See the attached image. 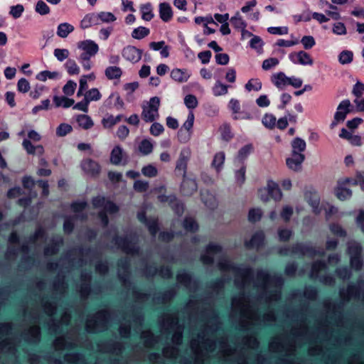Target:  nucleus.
<instances>
[{
    "mask_svg": "<svg viewBox=\"0 0 364 364\" xmlns=\"http://www.w3.org/2000/svg\"><path fill=\"white\" fill-rule=\"evenodd\" d=\"M111 320V312L107 309L97 311L89 316L85 323V331L88 333H97L107 331Z\"/></svg>",
    "mask_w": 364,
    "mask_h": 364,
    "instance_id": "obj_1",
    "label": "nucleus"
},
{
    "mask_svg": "<svg viewBox=\"0 0 364 364\" xmlns=\"http://www.w3.org/2000/svg\"><path fill=\"white\" fill-rule=\"evenodd\" d=\"M42 307L45 313L50 317L47 321V326L50 333L53 335H58L60 332L62 324L58 319L54 317L57 312V302L55 300H51L47 296L42 298Z\"/></svg>",
    "mask_w": 364,
    "mask_h": 364,
    "instance_id": "obj_2",
    "label": "nucleus"
},
{
    "mask_svg": "<svg viewBox=\"0 0 364 364\" xmlns=\"http://www.w3.org/2000/svg\"><path fill=\"white\" fill-rule=\"evenodd\" d=\"M219 269L222 272H233L246 282L247 285L254 281L253 270L251 267H244L237 265L226 259H220L218 263Z\"/></svg>",
    "mask_w": 364,
    "mask_h": 364,
    "instance_id": "obj_3",
    "label": "nucleus"
},
{
    "mask_svg": "<svg viewBox=\"0 0 364 364\" xmlns=\"http://www.w3.org/2000/svg\"><path fill=\"white\" fill-rule=\"evenodd\" d=\"M257 282L255 283V287L262 289L265 294L271 284H274L275 287L281 289L284 282L282 275L272 276L267 271L262 269L257 272Z\"/></svg>",
    "mask_w": 364,
    "mask_h": 364,
    "instance_id": "obj_4",
    "label": "nucleus"
},
{
    "mask_svg": "<svg viewBox=\"0 0 364 364\" xmlns=\"http://www.w3.org/2000/svg\"><path fill=\"white\" fill-rule=\"evenodd\" d=\"M339 295L345 302H348L351 299L364 301V281L359 280L357 284H350L346 289H341Z\"/></svg>",
    "mask_w": 364,
    "mask_h": 364,
    "instance_id": "obj_5",
    "label": "nucleus"
},
{
    "mask_svg": "<svg viewBox=\"0 0 364 364\" xmlns=\"http://www.w3.org/2000/svg\"><path fill=\"white\" fill-rule=\"evenodd\" d=\"M326 269V264L324 261L317 260L313 262L311 269L309 274V277L311 279H317L322 284L328 286L333 287L335 285L336 280L331 274L319 275V273Z\"/></svg>",
    "mask_w": 364,
    "mask_h": 364,
    "instance_id": "obj_6",
    "label": "nucleus"
},
{
    "mask_svg": "<svg viewBox=\"0 0 364 364\" xmlns=\"http://www.w3.org/2000/svg\"><path fill=\"white\" fill-rule=\"evenodd\" d=\"M112 242L118 248L127 255H136L139 252V247L136 245L134 237L131 235L123 237L115 235L112 239Z\"/></svg>",
    "mask_w": 364,
    "mask_h": 364,
    "instance_id": "obj_7",
    "label": "nucleus"
},
{
    "mask_svg": "<svg viewBox=\"0 0 364 364\" xmlns=\"http://www.w3.org/2000/svg\"><path fill=\"white\" fill-rule=\"evenodd\" d=\"M117 277L122 284L125 288L130 289L132 282L130 281V261L128 258H121L117 262Z\"/></svg>",
    "mask_w": 364,
    "mask_h": 364,
    "instance_id": "obj_8",
    "label": "nucleus"
},
{
    "mask_svg": "<svg viewBox=\"0 0 364 364\" xmlns=\"http://www.w3.org/2000/svg\"><path fill=\"white\" fill-rule=\"evenodd\" d=\"M207 338L208 337L206 336V329L205 328L197 334L196 338L191 341V348L194 353V356L191 358L193 360L198 359L201 361L202 364L205 363V353L201 348V345Z\"/></svg>",
    "mask_w": 364,
    "mask_h": 364,
    "instance_id": "obj_9",
    "label": "nucleus"
},
{
    "mask_svg": "<svg viewBox=\"0 0 364 364\" xmlns=\"http://www.w3.org/2000/svg\"><path fill=\"white\" fill-rule=\"evenodd\" d=\"M160 98L153 97L150 99L149 106L143 107L141 117L146 122H153L159 117V109Z\"/></svg>",
    "mask_w": 364,
    "mask_h": 364,
    "instance_id": "obj_10",
    "label": "nucleus"
},
{
    "mask_svg": "<svg viewBox=\"0 0 364 364\" xmlns=\"http://www.w3.org/2000/svg\"><path fill=\"white\" fill-rule=\"evenodd\" d=\"M98 348L101 352L120 356L124 349V343L119 341L108 339L102 341L98 344Z\"/></svg>",
    "mask_w": 364,
    "mask_h": 364,
    "instance_id": "obj_11",
    "label": "nucleus"
},
{
    "mask_svg": "<svg viewBox=\"0 0 364 364\" xmlns=\"http://www.w3.org/2000/svg\"><path fill=\"white\" fill-rule=\"evenodd\" d=\"M291 252L299 256H308L314 257L316 255H321L324 253L323 249L316 250L308 243L298 242L292 245Z\"/></svg>",
    "mask_w": 364,
    "mask_h": 364,
    "instance_id": "obj_12",
    "label": "nucleus"
},
{
    "mask_svg": "<svg viewBox=\"0 0 364 364\" xmlns=\"http://www.w3.org/2000/svg\"><path fill=\"white\" fill-rule=\"evenodd\" d=\"M159 323L160 327L168 333H170L171 331L178 329L180 326H183V324L179 322L177 314L163 315L159 318Z\"/></svg>",
    "mask_w": 364,
    "mask_h": 364,
    "instance_id": "obj_13",
    "label": "nucleus"
},
{
    "mask_svg": "<svg viewBox=\"0 0 364 364\" xmlns=\"http://www.w3.org/2000/svg\"><path fill=\"white\" fill-rule=\"evenodd\" d=\"M232 311L230 314L232 318L236 317L238 314L247 316L248 310L245 306V293L240 292L239 295L234 296L231 299Z\"/></svg>",
    "mask_w": 364,
    "mask_h": 364,
    "instance_id": "obj_14",
    "label": "nucleus"
},
{
    "mask_svg": "<svg viewBox=\"0 0 364 364\" xmlns=\"http://www.w3.org/2000/svg\"><path fill=\"white\" fill-rule=\"evenodd\" d=\"M191 154V149L188 147L183 148L181 150L175 168V173L176 175H180L183 178L186 176L187 164L190 159Z\"/></svg>",
    "mask_w": 364,
    "mask_h": 364,
    "instance_id": "obj_15",
    "label": "nucleus"
},
{
    "mask_svg": "<svg viewBox=\"0 0 364 364\" xmlns=\"http://www.w3.org/2000/svg\"><path fill=\"white\" fill-rule=\"evenodd\" d=\"M22 336L27 343L37 345L41 339V327L38 325L31 326L23 332Z\"/></svg>",
    "mask_w": 364,
    "mask_h": 364,
    "instance_id": "obj_16",
    "label": "nucleus"
},
{
    "mask_svg": "<svg viewBox=\"0 0 364 364\" xmlns=\"http://www.w3.org/2000/svg\"><path fill=\"white\" fill-rule=\"evenodd\" d=\"M222 251V247L215 243H210L205 250V252L200 256L201 262L206 265H212L214 263V255Z\"/></svg>",
    "mask_w": 364,
    "mask_h": 364,
    "instance_id": "obj_17",
    "label": "nucleus"
},
{
    "mask_svg": "<svg viewBox=\"0 0 364 364\" xmlns=\"http://www.w3.org/2000/svg\"><path fill=\"white\" fill-rule=\"evenodd\" d=\"M143 53V50L134 46H127L122 49V55L127 60L136 63L139 62Z\"/></svg>",
    "mask_w": 364,
    "mask_h": 364,
    "instance_id": "obj_18",
    "label": "nucleus"
},
{
    "mask_svg": "<svg viewBox=\"0 0 364 364\" xmlns=\"http://www.w3.org/2000/svg\"><path fill=\"white\" fill-rule=\"evenodd\" d=\"M289 58L294 64L312 65L314 63V60L311 55L304 50L291 53L289 55Z\"/></svg>",
    "mask_w": 364,
    "mask_h": 364,
    "instance_id": "obj_19",
    "label": "nucleus"
},
{
    "mask_svg": "<svg viewBox=\"0 0 364 364\" xmlns=\"http://www.w3.org/2000/svg\"><path fill=\"white\" fill-rule=\"evenodd\" d=\"M304 160L305 156L304 154L291 153V156L286 159V164L289 169L299 172L302 169V164Z\"/></svg>",
    "mask_w": 364,
    "mask_h": 364,
    "instance_id": "obj_20",
    "label": "nucleus"
},
{
    "mask_svg": "<svg viewBox=\"0 0 364 364\" xmlns=\"http://www.w3.org/2000/svg\"><path fill=\"white\" fill-rule=\"evenodd\" d=\"M353 111V106L349 100H343L340 102L337 107V110L334 114V117L337 121L343 122L347 114Z\"/></svg>",
    "mask_w": 364,
    "mask_h": 364,
    "instance_id": "obj_21",
    "label": "nucleus"
},
{
    "mask_svg": "<svg viewBox=\"0 0 364 364\" xmlns=\"http://www.w3.org/2000/svg\"><path fill=\"white\" fill-rule=\"evenodd\" d=\"M177 281L190 291H195L198 288V282L193 279L192 275L185 271L180 272L176 276Z\"/></svg>",
    "mask_w": 364,
    "mask_h": 364,
    "instance_id": "obj_22",
    "label": "nucleus"
},
{
    "mask_svg": "<svg viewBox=\"0 0 364 364\" xmlns=\"http://www.w3.org/2000/svg\"><path fill=\"white\" fill-rule=\"evenodd\" d=\"M349 182L348 179L339 180L337 187L335 189V194L341 200L349 199L352 196V191L346 188V184Z\"/></svg>",
    "mask_w": 364,
    "mask_h": 364,
    "instance_id": "obj_23",
    "label": "nucleus"
},
{
    "mask_svg": "<svg viewBox=\"0 0 364 364\" xmlns=\"http://www.w3.org/2000/svg\"><path fill=\"white\" fill-rule=\"evenodd\" d=\"M82 169L91 176H97L100 172V166L95 161L86 159L81 162Z\"/></svg>",
    "mask_w": 364,
    "mask_h": 364,
    "instance_id": "obj_24",
    "label": "nucleus"
},
{
    "mask_svg": "<svg viewBox=\"0 0 364 364\" xmlns=\"http://www.w3.org/2000/svg\"><path fill=\"white\" fill-rule=\"evenodd\" d=\"M63 243V239L61 236H54L52 237L50 244L44 248L45 256H52L58 254L60 247Z\"/></svg>",
    "mask_w": 364,
    "mask_h": 364,
    "instance_id": "obj_25",
    "label": "nucleus"
},
{
    "mask_svg": "<svg viewBox=\"0 0 364 364\" xmlns=\"http://www.w3.org/2000/svg\"><path fill=\"white\" fill-rule=\"evenodd\" d=\"M53 345L57 350H72L77 348V344L75 341H68L64 336H59L55 338Z\"/></svg>",
    "mask_w": 364,
    "mask_h": 364,
    "instance_id": "obj_26",
    "label": "nucleus"
},
{
    "mask_svg": "<svg viewBox=\"0 0 364 364\" xmlns=\"http://www.w3.org/2000/svg\"><path fill=\"white\" fill-rule=\"evenodd\" d=\"M267 191L269 196H260L263 201H267L269 196L274 198L275 200H279L282 198V194L278 185L272 181H269L267 184Z\"/></svg>",
    "mask_w": 364,
    "mask_h": 364,
    "instance_id": "obj_27",
    "label": "nucleus"
},
{
    "mask_svg": "<svg viewBox=\"0 0 364 364\" xmlns=\"http://www.w3.org/2000/svg\"><path fill=\"white\" fill-rule=\"evenodd\" d=\"M197 183L195 180L188 178L186 176L183 178V181L181 184V192L184 196H191L197 191Z\"/></svg>",
    "mask_w": 364,
    "mask_h": 364,
    "instance_id": "obj_28",
    "label": "nucleus"
},
{
    "mask_svg": "<svg viewBox=\"0 0 364 364\" xmlns=\"http://www.w3.org/2000/svg\"><path fill=\"white\" fill-rule=\"evenodd\" d=\"M146 348H152L159 342V336H156L151 329L142 331L140 336Z\"/></svg>",
    "mask_w": 364,
    "mask_h": 364,
    "instance_id": "obj_29",
    "label": "nucleus"
},
{
    "mask_svg": "<svg viewBox=\"0 0 364 364\" xmlns=\"http://www.w3.org/2000/svg\"><path fill=\"white\" fill-rule=\"evenodd\" d=\"M77 48L89 53L90 55L93 56H95L99 50L98 45L92 40H85L78 42Z\"/></svg>",
    "mask_w": 364,
    "mask_h": 364,
    "instance_id": "obj_30",
    "label": "nucleus"
},
{
    "mask_svg": "<svg viewBox=\"0 0 364 364\" xmlns=\"http://www.w3.org/2000/svg\"><path fill=\"white\" fill-rule=\"evenodd\" d=\"M159 12L161 19L164 22L170 21L173 18V10L171 5L167 2L160 3Z\"/></svg>",
    "mask_w": 364,
    "mask_h": 364,
    "instance_id": "obj_31",
    "label": "nucleus"
},
{
    "mask_svg": "<svg viewBox=\"0 0 364 364\" xmlns=\"http://www.w3.org/2000/svg\"><path fill=\"white\" fill-rule=\"evenodd\" d=\"M79 293L80 297L82 299L86 300L92 293L100 294L101 293V289L100 287H98L97 289L93 290L91 286V283L81 282L79 287Z\"/></svg>",
    "mask_w": 364,
    "mask_h": 364,
    "instance_id": "obj_32",
    "label": "nucleus"
},
{
    "mask_svg": "<svg viewBox=\"0 0 364 364\" xmlns=\"http://www.w3.org/2000/svg\"><path fill=\"white\" fill-rule=\"evenodd\" d=\"M264 234L262 231L255 232L250 241L245 242V245L248 248L259 249L264 244Z\"/></svg>",
    "mask_w": 364,
    "mask_h": 364,
    "instance_id": "obj_33",
    "label": "nucleus"
},
{
    "mask_svg": "<svg viewBox=\"0 0 364 364\" xmlns=\"http://www.w3.org/2000/svg\"><path fill=\"white\" fill-rule=\"evenodd\" d=\"M64 360L70 364H87V360L84 354L81 353H65Z\"/></svg>",
    "mask_w": 364,
    "mask_h": 364,
    "instance_id": "obj_34",
    "label": "nucleus"
},
{
    "mask_svg": "<svg viewBox=\"0 0 364 364\" xmlns=\"http://www.w3.org/2000/svg\"><path fill=\"white\" fill-rule=\"evenodd\" d=\"M261 316L258 314H250L247 312V315L244 316H241V318L239 319V328L241 331H247L249 330V327L250 326V322L248 319H254L255 321H260Z\"/></svg>",
    "mask_w": 364,
    "mask_h": 364,
    "instance_id": "obj_35",
    "label": "nucleus"
},
{
    "mask_svg": "<svg viewBox=\"0 0 364 364\" xmlns=\"http://www.w3.org/2000/svg\"><path fill=\"white\" fill-rule=\"evenodd\" d=\"M179 355V348L177 346L167 343L162 349V355L168 359L176 360Z\"/></svg>",
    "mask_w": 364,
    "mask_h": 364,
    "instance_id": "obj_36",
    "label": "nucleus"
},
{
    "mask_svg": "<svg viewBox=\"0 0 364 364\" xmlns=\"http://www.w3.org/2000/svg\"><path fill=\"white\" fill-rule=\"evenodd\" d=\"M98 16L97 13H91L85 16L80 22V26L82 28L85 29L91 27L94 25H98Z\"/></svg>",
    "mask_w": 364,
    "mask_h": 364,
    "instance_id": "obj_37",
    "label": "nucleus"
},
{
    "mask_svg": "<svg viewBox=\"0 0 364 364\" xmlns=\"http://www.w3.org/2000/svg\"><path fill=\"white\" fill-rule=\"evenodd\" d=\"M269 348L272 353H283L285 350V343L279 337H274L269 343Z\"/></svg>",
    "mask_w": 364,
    "mask_h": 364,
    "instance_id": "obj_38",
    "label": "nucleus"
},
{
    "mask_svg": "<svg viewBox=\"0 0 364 364\" xmlns=\"http://www.w3.org/2000/svg\"><path fill=\"white\" fill-rule=\"evenodd\" d=\"M190 77V75L185 70L179 68H174L171 72V77L178 82H186Z\"/></svg>",
    "mask_w": 364,
    "mask_h": 364,
    "instance_id": "obj_39",
    "label": "nucleus"
},
{
    "mask_svg": "<svg viewBox=\"0 0 364 364\" xmlns=\"http://www.w3.org/2000/svg\"><path fill=\"white\" fill-rule=\"evenodd\" d=\"M291 153L294 154H302L303 151L306 150V141L300 138L295 137L291 142Z\"/></svg>",
    "mask_w": 364,
    "mask_h": 364,
    "instance_id": "obj_40",
    "label": "nucleus"
},
{
    "mask_svg": "<svg viewBox=\"0 0 364 364\" xmlns=\"http://www.w3.org/2000/svg\"><path fill=\"white\" fill-rule=\"evenodd\" d=\"M253 146L251 144H248L242 146L237 153V161L240 164H245V160L248 157L250 153L253 151Z\"/></svg>",
    "mask_w": 364,
    "mask_h": 364,
    "instance_id": "obj_41",
    "label": "nucleus"
},
{
    "mask_svg": "<svg viewBox=\"0 0 364 364\" xmlns=\"http://www.w3.org/2000/svg\"><path fill=\"white\" fill-rule=\"evenodd\" d=\"M124 156L125 154L122 148L119 146H116L111 151L110 161L114 165H119Z\"/></svg>",
    "mask_w": 364,
    "mask_h": 364,
    "instance_id": "obj_42",
    "label": "nucleus"
},
{
    "mask_svg": "<svg viewBox=\"0 0 364 364\" xmlns=\"http://www.w3.org/2000/svg\"><path fill=\"white\" fill-rule=\"evenodd\" d=\"M140 11L141 13V18L143 20L149 21H151L154 14L153 13V8L151 3H146L140 6Z\"/></svg>",
    "mask_w": 364,
    "mask_h": 364,
    "instance_id": "obj_43",
    "label": "nucleus"
},
{
    "mask_svg": "<svg viewBox=\"0 0 364 364\" xmlns=\"http://www.w3.org/2000/svg\"><path fill=\"white\" fill-rule=\"evenodd\" d=\"M76 120L78 125L84 129H89L94 125L91 117L86 114H78Z\"/></svg>",
    "mask_w": 364,
    "mask_h": 364,
    "instance_id": "obj_44",
    "label": "nucleus"
},
{
    "mask_svg": "<svg viewBox=\"0 0 364 364\" xmlns=\"http://www.w3.org/2000/svg\"><path fill=\"white\" fill-rule=\"evenodd\" d=\"M132 318L133 323L139 328L143 327L144 323V315L141 309L133 308L132 310Z\"/></svg>",
    "mask_w": 364,
    "mask_h": 364,
    "instance_id": "obj_45",
    "label": "nucleus"
},
{
    "mask_svg": "<svg viewBox=\"0 0 364 364\" xmlns=\"http://www.w3.org/2000/svg\"><path fill=\"white\" fill-rule=\"evenodd\" d=\"M73 31V26L68 23H62L58 26L57 35L60 38H65Z\"/></svg>",
    "mask_w": 364,
    "mask_h": 364,
    "instance_id": "obj_46",
    "label": "nucleus"
},
{
    "mask_svg": "<svg viewBox=\"0 0 364 364\" xmlns=\"http://www.w3.org/2000/svg\"><path fill=\"white\" fill-rule=\"evenodd\" d=\"M87 203L85 201H76L71 204V208L73 210L77 213L75 215V218H80L82 220L87 218V215L81 212L86 208Z\"/></svg>",
    "mask_w": 364,
    "mask_h": 364,
    "instance_id": "obj_47",
    "label": "nucleus"
},
{
    "mask_svg": "<svg viewBox=\"0 0 364 364\" xmlns=\"http://www.w3.org/2000/svg\"><path fill=\"white\" fill-rule=\"evenodd\" d=\"M67 287V284L65 282V277L63 276L60 277V275H58V277L54 279L53 282V289L55 291L63 294Z\"/></svg>",
    "mask_w": 364,
    "mask_h": 364,
    "instance_id": "obj_48",
    "label": "nucleus"
},
{
    "mask_svg": "<svg viewBox=\"0 0 364 364\" xmlns=\"http://www.w3.org/2000/svg\"><path fill=\"white\" fill-rule=\"evenodd\" d=\"M53 102L57 107H63V108H68L74 104L75 101L65 96H54Z\"/></svg>",
    "mask_w": 364,
    "mask_h": 364,
    "instance_id": "obj_49",
    "label": "nucleus"
},
{
    "mask_svg": "<svg viewBox=\"0 0 364 364\" xmlns=\"http://www.w3.org/2000/svg\"><path fill=\"white\" fill-rule=\"evenodd\" d=\"M105 75L109 80L119 79L122 75V70L117 66H109L105 69Z\"/></svg>",
    "mask_w": 364,
    "mask_h": 364,
    "instance_id": "obj_50",
    "label": "nucleus"
},
{
    "mask_svg": "<svg viewBox=\"0 0 364 364\" xmlns=\"http://www.w3.org/2000/svg\"><path fill=\"white\" fill-rule=\"evenodd\" d=\"M203 346V352L205 357L207 353H213L217 349V340L215 338H208L205 340V342L202 344Z\"/></svg>",
    "mask_w": 364,
    "mask_h": 364,
    "instance_id": "obj_51",
    "label": "nucleus"
},
{
    "mask_svg": "<svg viewBox=\"0 0 364 364\" xmlns=\"http://www.w3.org/2000/svg\"><path fill=\"white\" fill-rule=\"evenodd\" d=\"M36 77L40 81L45 82L47 79H58L60 77V74L57 71L50 72L48 70H43L37 74Z\"/></svg>",
    "mask_w": 364,
    "mask_h": 364,
    "instance_id": "obj_52",
    "label": "nucleus"
},
{
    "mask_svg": "<svg viewBox=\"0 0 364 364\" xmlns=\"http://www.w3.org/2000/svg\"><path fill=\"white\" fill-rule=\"evenodd\" d=\"M285 77H288L282 72L274 74L272 77V81L274 85L280 90L283 89V86L287 85Z\"/></svg>",
    "mask_w": 364,
    "mask_h": 364,
    "instance_id": "obj_53",
    "label": "nucleus"
},
{
    "mask_svg": "<svg viewBox=\"0 0 364 364\" xmlns=\"http://www.w3.org/2000/svg\"><path fill=\"white\" fill-rule=\"evenodd\" d=\"M184 326H180L178 329L173 330L171 337V342L173 345L180 346L183 343Z\"/></svg>",
    "mask_w": 364,
    "mask_h": 364,
    "instance_id": "obj_54",
    "label": "nucleus"
},
{
    "mask_svg": "<svg viewBox=\"0 0 364 364\" xmlns=\"http://www.w3.org/2000/svg\"><path fill=\"white\" fill-rule=\"evenodd\" d=\"M118 331L122 338L126 339L129 338L132 333V323L129 321L121 323Z\"/></svg>",
    "mask_w": 364,
    "mask_h": 364,
    "instance_id": "obj_55",
    "label": "nucleus"
},
{
    "mask_svg": "<svg viewBox=\"0 0 364 364\" xmlns=\"http://www.w3.org/2000/svg\"><path fill=\"white\" fill-rule=\"evenodd\" d=\"M242 340L244 344L251 349L257 350L259 348V340L253 336H245Z\"/></svg>",
    "mask_w": 364,
    "mask_h": 364,
    "instance_id": "obj_56",
    "label": "nucleus"
},
{
    "mask_svg": "<svg viewBox=\"0 0 364 364\" xmlns=\"http://www.w3.org/2000/svg\"><path fill=\"white\" fill-rule=\"evenodd\" d=\"M65 69L69 75H78L80 73V68L74 60L68 59L64 64Z\"/></svg>",
    "mask_w": 364,
    "mask_h": 364,
    "instance_id": "obj_57",
    "label": "nucleus"
},
{
    "mask_svg": "<svg viewBox=\"0 0 364 364\" xmlns=\"http://www.w3.org/2000/svg\"><path fill=\"white\" fill-rule=\"evenodd\" d=\"M149 33L150 31L149 28L144 26H139L133 30L132 37L135 39L140 40L147 36Z\"/></svg>",
    "mask_w": 364,
    "mask_h": 364,
    "instance_id": "obj_58",
    "label": "nucleus"
},
{
    "mask_svg": "<svg viewBox=\"0 0 364 364\" xmlns=\"http://www.w3.org/2000/svg\"><path fill=\"white\" fill-rule=\"evenodd\" d=\"M139 150L143 155H148L153 151V144L148 139H143L139 144Z\"/></svg>",
    "mask_w": 364,
    "mask_h": 364,
    "instance_id": "obj_59",
    "label": "nucleus"
},
{
    "mask_svg": "<svg viewBox=\"0 0 364 364\" xmlns=\"http://www.w3.org/2000/svg\"><path fill=\"white\" fill-rule=\"evenodd\" d=\"M228 86L218 80L213 87V92L215 96H220L227 94Z\"/></svg>",
    "mask_w": 364,
    "mask_h": 364,
    "instance_id": "obj_60",
    "label": "nucleus"
},
{
    "mask_svg": "<svg viewBox=\"0 0 364 364\" xmlns=\"http://www.w3.org/2000/svg\"><path fill=\"white\" fill-rule=\"evenodd\" d=\"M132 296L137 302L145 301L150 297L149 293L141 292L135 287L132 288Z\"/></svg>",
    "mask_w": 364,
    "mask_h": 364,
    "instance_id": "obj_61",
    "label": "nucleus"
},
{
    "mask_svg": "<svg viewBox=\"0 0 364 364\" xmlns=\"http://www.w3.org/2000/svg\"><path fill=\"white\" fill-rule=\"evenodd\" d=\"M353 53L350 50H343L338 55V60L341 64H349L353 61Z\"/></svg>",
    "mask_w": 364,
    "mask_h": 364,
    "instance_id": "obj_62",
    "label": "nucleus"
},
{
    "mask_svg": "<svg viewBox=\"0 0 364 364\" xmlns=\"http://www.w3.org/2000/svg\"><path fill=\"white\" fill-rule=\"evenodd\" d=\"M183 226L186 230L193 232L198 228V224L192 218H186L183 222Z\"/></svg>",
    "mask_w": 364,
    "mask_h": 364,
    "instance_id": "obj_63",
    "label": "nucleus"
},
{
    "mask_svg": "<svg viewBox=\"0 0 364 364\" xmlns=\"http://www.w3.org/2000/svg\"><path fill=\"white\" fill-rule=\"evenodd\" d=\"M304 296L311 301H315L318 296V290L312 286L306 287L304 291Z\"/></svg>",
    "mask_w": 364,
    "mask_h": 364,
    "instance_id": "obj_64",
    "label": "nucleus"
}]
</instances>
